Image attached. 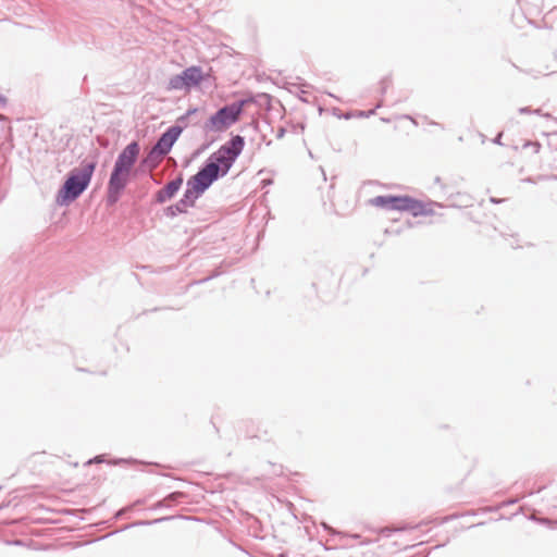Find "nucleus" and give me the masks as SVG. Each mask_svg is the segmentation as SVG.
<instances>
[{"label": "nucleus", "instance_id": "f257e3e1", "mask_svg": "<svg viewBox=\"0 0 557 557\" xmlns=\"http://www.w3.org/2000/svg\"><path fill=\"white\" fill-rule=\"evenodd\" d=\"M139 154V145L134 141L127 145L119 154L108 184V200L117 201L121 191L125 188L132 169Z\"/></svg>", "mask_w": 557, "mask_h": 557}, {"label": "nucleus", "instance_id": "f03ea898", "mask_svg": "<svg viewBox=\"0 0 557 557\" xmlns=\"http://www.w3.org/2000/svg\"><path fill=\"white\" fill-rule=\"evenodd\" d=\"M95 162L84 161L79 169L73 170L58 194V202L67 205L74 201L88 187L94 171Z\"/></svg>", "mask_w": 557, "mask_h": 557}, {"label": "nucleus", "instance_id": "7ed1b4c3", "mask_svg": "<svg viewBox=\"0 0 557 557\" xmlns=\"http://www.w3.org/2000/svg\"><path fill=\"white\" fill-rule=\"evenodd\" d=\"M371 203L388 210L407 211L413 216H426L434 213L431 206L409 196H377L371 200Z\"/></svg>", "mask_w": 557, "mask_h": 557}, {"label": "nucleus", "instance_id": "20e7f679", "mask_svg": "<svg viewBox=\"0 0 557 557\" xmlns=\"http://www.w3.org/2000/svg\"><path fill=\"white\" fill-rule=\"evenodd\" d=\"M245 102H235L218 110L206 122L205 128L209 132L221 133L235 124L243 112Z\"/></svg>", "mask_w": 557, "mask_h": 557}, {"label": "nucleus", "instance_id": "39448f33", "mask_svg": "<svg viewBox=\"0 0 557 557\" xmlns=\"http://www.w3.org/2000/svg\"><path fill=\"white\" fill-rule=\"evenodd\" d=\"M220 173V165L210 162L187 182V186L199 197L218 178Z\"/></svg>", "mask_w": 557, "mask_h": 557}, {"label": "nucleus", "instance_id": "423d86ee", "mask_svg": "<svg viewBox=\"0 0 557 557\" xmlns=\"http://www.w3.org/2000/svg\"><path fill=\"white\" fill-rule=\"evenodd\" d=\"M182 127L172 126L170 127L162 136L159 138L157 144L151 150L152 156L164 157L168 154L174 145V143L178 139L182 134Z\"/></svg>", "mask_w": 557, "mask_h": 557}, {"label": "nucleus", "instance_id": "0eeeda50", "mask_svg": "<svg viewBox=\"0 0 557 557\" xmlns=\"http://www.w3.org/2000/svg\"><path fill=\"white\" fill-rule=\"evenodd\" d=\"M183 184V178L178 177L174 181L169 182L163 188L157 191L156 200L159 203H163L166 200L171 199L181 188Z\"/></svg>", "mask_w": 557, "mask_h": 557}, {"label": "nucleus", "instance_id": "6e6552de", "mask_svg": "<svg viewBox=\"0 0 557 557\" xmlns=\"http://www.w3.org/2000/svg\"><path fill=\"white\" fill-rule=\"evenodd\" d=\"M213 158H214V161L212 163H218L220 165V172L222 175H225L228 172V170L233 165L234 161L236 160V158L233 157L225 149H219L213 154Z\"/></svg>", "mask_w": 557, "mask_h": 557}, {"label": "nucleus", "instance_id": "1a4fd4ad", "mask_svg": "<svg viewBox=\"0 0 557 557\" xmlns=\"http://www.w3.org/2000/svg\"><path fill=\"white\" fill-rule=\"evenodd\" d=\"M183 78L186 83V88L199 85L203 79L202 70L198 66L187 67L182 72Z\"/></svg>", "mask_w": 557, "mask_h": 557}, {"label": "nucleus", "instance_id": "9d476101", "mask_svg": "<svg viewBox=\"0 0 557 557\" xmlns=\"http://www.w3.org/2000/svg\"><path fill=\"white\" fill-rule=\"evenodd\" d=\"M245 141L244 138L239 135L234 136L228 143L220 147V149H225L233 157L237 158L244 148Z\"/></svg>", "mask_w": 557, "mask_h": 557}, {"label": "nucleus", "instance_id": "9b49d317", "mask_svg": "<svg viewBox=\"0 0 557 557\" xmlns=\"http://www.w3.org/2000/svg\"><path fill=\"white\" fill-rule=\"evenodd\" d=\"M198 196L194 194L189 188L186 189L183 198L176 203L180 208L181 213H186L189 208L195 206Z\"/></svg>", "mask_w": 557, "mask_h": 557}, {"label": "nucleus", "instance_id": "f8f14e48", "mask_svg": "<svg viewBox=\"0 0 557 557\" xmlns=\"http://www.w3.org/2000/svg\"><path fill=\"white\" fill-rule=\"evenodd\" d=\"M183 88H186V83H185V81L183 78V74L175 75V76L170 78V81H169V89L178 90V89H183Z\"/></svg>", "mask_w": 557, "mask_h": 557}, {"label": "nucleus", "instance_id": "ddd939ff", "mask_svg": "<svg viewBox=\"0 0 557 557\" xmlns=\"http://www.w3.org/2000/svg\"><path fill=\"white\" fill-rule=\"evenodd\" d=\"M164 212H165V215H166L168 218H174V216H176L177 214H181V212H180V208L176 206V203H175V205H172V206H169V207L164 210Z\"/></svg>", "mask_w": 557, "mask_h": 557}, {"label": "nucleus", "instance_id": "4468645a", "mask_svg": "<svg viewBox=\"0 0 557 557\" xmlns=\"http://www.w3.org/2000/svg\"><path fill=\"white\" fill-rule=\"evenodd\" d=\"M525 147H530V148H532V150L534 152H539L540 148H541V145L539 143H533V144H528Z\"/></svg>", "mask_w": 557, "mask_h": 557}, {"label": "nucleus", "instance_id": "2eb2a0df", "mask_svg": "<svg viewBox=\"0 0 557 557\" xmlns=\"http://www.w3.org/2000/svg\"><path fill=\"white\" fill-rule=\"evenodd\" d=\"M196 112H197V109H196V108H194V109H189V110L187 111V114H186V115H187V116H189V115H191V114H195Z\"/></svg>", "mask_w": 557, "mask_h": 557}, {"label": "nucleus", "instance_id": "dca6fc26", "mask_svg": "<svg viewBox=\"0 0 557 557\" xmlns=\"http://www.w3.org/2000/svg\"><path fill=\"white\" fill-rule=\"evenodd\" d=\"M180 496H182V493H173L171 495L172 498H176V497H180Z\"/></svg>", "mask_w": 557, "mask_h": 557}, {"label": "nucleus", "instance_id": "f3484780", "mask_svg": "<svg viewBox=\"0 0 557 557\" xmlns=\"http://www.w3.org/2000/svg\"><path fill=\"white\" fill-rule=\"evenodd\" d=\"M520 112L524 113V112H530L528 109H520Z\"/></svg>", "mask_w": 557, "mask_h": 557}]
</instances>
